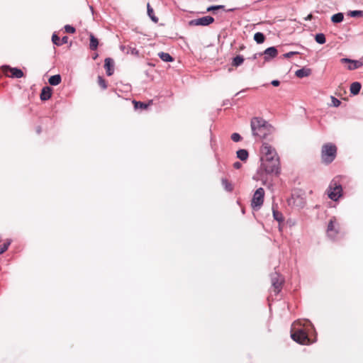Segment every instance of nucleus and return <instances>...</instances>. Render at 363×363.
I'll use <instances>...</instances> for the list:
<instances>
[{
	"label": "nucleus",
	"instance_id": "nucleus-1",
	"mask_svg": "<svg viewBox=\"0 0 363 363\" xmlns=\"http://www.w3.org/2000/svg\"><path fill=\"white\" fill-rule=\"evenodd\" d=\"M308 325L313 328V324L308 320L295 321L293 324L294 331L291 332V337L293 340L301 345L308 344L310 340L308 333L303 328Z\"/></svg>",
	"mask_w": 363,
	"mask_h": 363
},
{
	"label": "nucleus",
	"instance_id": "nucleus-2",
	"mask_svg": "<svg viewBox=\"0 0 363 363\" xmlns=\"http://www.w3.org/2000/svg\"><path fill=\"white\" fill-rule=\"evenodd\" d=\"M250 126L253 136L259 138H265L273 131V127L259 117L252 118Z\"/></svg>",
	"mask_w": 363,
	"mask_h": 363
},
{
	"label": "nucleus",
	"instance_id": "nucleus-3",
	"mask_svg": "<svg viewBox=\"0 0 363 363\" xmlns=\"http://www.w3.org/2000/svg\"><path fill=\"white\" fill-rule=\"evenodd\" d=\"M260 174L262 175V172H264L267 174H274L278 175L280 173V162L279 158L276 159H260Z\"/></svg>",
	"mask_w": 363,
	"mask_h": 363
},
{
	"label": "nucleus",
	"instance_id": "nucleus-4",
	"mask_svg": "<svg viewBox=\"0 0 363 363\" xmlns=\"http://www.w3.org/2000/svg\"><path fill=\"white\" fill-rule=\"evenodd\" d=\"M340 179V177H335L327 189L328 197L334 201H337L342 195V187Z\"/></svg>",
	"mask_w": 363,
	"mask_h": 363
},
{
	"label": "nucleus",
	"instance_id": "nucleus-5",
	"mask_svg": "<svg viewBox=\"0 0 363 363\" xmlns=\"http://www.w3.org/2000/svg\"><path fill=\"white\" fill-rule=\"evenodd\" d=\"M337 154V147L332 143H326L323 145L321 157L323 162L330 164L334 161Z\"/></svg>",
	"mask_w": 363,
	"mask_h": 363
},
{
	"label": "nucleus",
	"instance_id": "nucleus-6",
	"mask_svg": "<svg viewBox=\"0 0 363 363\" xmlns=\"http://www.w3.org/2000/svg\"><path fill=\"white\" fill-rule=\"evenodd\" d=\"M264 191L263 188L257 189L252 197L251 206L253 209L258 210L264 202Z\"/></svg>",
	"mask_w": 363,
	"mask_h": 363
},
{
	"label": "nucleus",
	"instance_id": "nucleus-7",
	"mask_svg": "<svg viewBox=\"0 0 363 363\" xmlns=\"http://www.w3.org/2000/svg\"><path fill=\"white\" fill-rule=\"evenodd\" d=\"M261 153L262 157L261 159H276L279 157L276 150L268 143H263L261 147Z\"/></svg>",
	"mask_w": 363,
	"mask_h": 363
},
{
	"label": "nucleus",
	"instance_id": "nucleus-8",
	"mask_svg": "<svg viewBox=\"0 0 363 363\" xmlns=\"http://www.w3.org/2000/svg\"><path fill=\"white\" fill-rule=\"evenodd\" d=\"M214 22V18L211 16H205L199 18L192 19L188 22L189 26H207Z\"/></svg>",
	"mask_w": 363,
	"mask_h": 363
},
{
	"label": "nucleus",
	"instance_id": "nucleus-9",
	"mask_svg": "<svg viewBox=\"0 0 363 363\" xmlns=\"http://www.w3.org/2000/svg\"><path fill=\"white\" fill-rule=\"evenodd\" d=\"M339 233V224L335 217H333L328 225L327 235L331 240H335Z\"/></svg>",
	"mask_w": 363,
	"mask_h": 363
},
{
	"label": "nucleus",
	"instance_id": "nucleus-10",
	"mask_svg": "<svg viewBox=\"0 0 363 363\" xmlns=\"http://www.w3.org/2000/svg\"><path fill=\"white\" fill-rule=\"evenodd\" d=\"M271 281L274 293L276 294H279L281 289L284 279L279 273L274 272L271 274Z\"/></svg>",
	"mask_w": 363,
	"mask_h": 363
},
{
	"label": "nucleus",
	"instance_id": "nucleus-11",
	"mask_svg": "<svg viewBox=\"0 0 363 363\" xmlns=\"http://www.w3.org/2000/svg\"><path fill=\"white\" fill-rule=\"evenodd\" d=\"M340 62L343 64L348 63L347 69L349 70H354L363 65V62L360 60H351L349 58H342Z\"/></svg>",
	"mask_w": 363,
	"mask_h": 363
},
{
	"label": "nucleus",
	"instance_id": "nucleus-12",
	"mask_svg": "<svg viewBox=\"0 0 363 363\" xmlns=\"http://www.w3.org/2000/svg\"><path fill=\"white\" fill-rule=\"evenodd\" d=\"M3 70L6 72L9 71L11 72L10 77L12 78H21L23 77V72L21 69L16 67H11L8 65H4L2 67Z\"/></svg>",
	"mask_w": 363,
	"mask_h": 363
},
{
	"label": "nucleus",
	"instance_id": "nucleus-13",
	"mask_svg": "<svg viewBox=\"0 0 363 363\" xmlns=\"http://www.w3.org/2000/svg\"><path fill=\"white\" fill-rule=\"evenodd\" d=\"M288 204L291 206H296L298 208H302L304 206V201L303 198L299 196L292 195L287 200Z\"/></svg>",
	"mask_w": 363,
	"mask_h": 363
},
{
	"label": "nucleus",
	"instance_id": "nucleus-14",
	"mask_svg": "<svg viewBox=\"0 0 363 363\" xmlns=\"http://www.w3.org/2000/svg\"><path fill=\"white\" fill-rule=\"evenodd\" d=\"M278 54L277 50L275 47H269L267 48L262 55H264L265 60H269L272 58L275 57Z\"/></svg>",
	"mask_w": 363,
	"mask_h": 363
},
{
	"label": "nucleus",
	"instance_id": "nucleus-15",
	"mask_svg": "<svg viewBox=\"0 0 363 363\" xmlns=\"http://www.w3.org/2000/svg\"><path fill=\"white\" fill-rule=\"evenodd\" d=\"M120 49L122 52H123L125 54H131L135 56L139 55V51L134 47H132L130 45H121L120 46Z\"/></svg>",
	"mask_w": 363,
	"mask_h": 363
},
{
	"label": "nucleus",
	"instance_id": "nucleus-16",
	"mask_svg": "<svg viewBox=\"0 0 363 363\" xmlns=\"http://www.w3.org/2000/svg\"><path fill=\"white\" fill-rule=\"evenodd\" d=\"M104 67L106 69L108 76H111L113 73L114 62L111 58H106Z\"/></svg>",
	"mask_w": 363,
	"mask_h": 363
},
{
	"label": "nucleus",
	"instance_id": "nucleus-17",
	"mask_svg": "<svg viewBox=\"0 0 363 363\" xmlns=\"http://www.w3.org/2000/svg\"><path fill=\"white\" fill-rule=\"evenodd\" d=\"M52 96V89L50 86H45L42 89L40 93V99L42 101H47L50 99Z\"/></svg>",
	"mask_w": 363,
	"mask_h": 363
},
{
	"label": "nucleus",
	"instance_id": "nucleus-18",
	"mask_svg": "<svg viewBox=\"0 0 363 363\" xmlns=\"http://www.w3.org/2000/svg\"><path fill=\"white\" fill-rule=\"evenodd\" d=\"M52 41L53 44L56 45L57 46H60L67 43L68 37L64 36L62 38V39H60L57 34L54 33L52 36Z\"/></svg>",
	"mask_w": 363,
	"mask_h": 363
},
{
	"label": "nucleus",
	"instance_id": "nucleus-19",
	"mask_svg": "<svg viewBox=\"0 0 363 363\" xmlns=\"http://www.w3.org/2000/svg\"><path fill=\"white\" fill-rule=\"evenodd\" d=\"M311 74V69L307 67H303L295 72V75L298 78L308 77Z\"/></svg>",
	"mask_w": 363,
	"mask_h": 363
},
{
	"label": "nucleus",
	"instance_id": "nucleus-20",
	"mask_svg": "<svg viewBox=\"0 0 363 363\" xmlns=\"http://www.w3.org/2000/svg\"><path fill=\"white\" fill-rule=\"evenodd\" d=\"M361 87H362V85L358 82H354L352 83L350 85V93L353 95L358 94L360 91Z\"/></svg>",
	"mask_w": 363,
	"mask_h": 363
},
{
	"label": "nucleus",
	"instance_id": "nucleus-21",
	"mask_svg": "<svg viewBox=\"0 0 363 363\" xmlns=\"http://www.w3.org/2000/svg\"><path fill=\"white\" fill-rule=\"evenodd\" d=\"M236 154L237 157L239 158L241 161H246L249 157V153L245 149L238 150Z\"/></svg>",
	"mask_w": 363,
	"mask_h": 363
},
{
	"label": "nucleus",
	"instance_id": "nucleus-22",
	"mask_svg": "<svg viewBox=\"0 0 363 363\" xmlns=\"http://www.w3.org/2000/svg\"><path fill=\"white\" fill-rule=\"evenodd\" d=\"M89 38H90V43H89L90 50H96L98 48V45H99L98 39L96 38H95V36L92 33L89 34Z\"/></svg>",
	"mask_w": 363,
	"mask_h": 363
},
{
	"label": "nucleus",
	"instance_id": "nucleus-23",
	"mask_svg": "<svg viewBox=\"0 0 363 363\" xmlns=\"http://www.w3.org/2000/svg\"><path fill=\"white\" fill-rule=\"evenodd\" d=\"M62 81L61 76L60 74H55L53 76H51L49 79L48 82L52 86H57Z\"/></svg>",
	"mask_w": 363,
	"mask_h": 363
},
{
	"label": "nucleus",
	"instance_id": "nucleus-24",
	"mask_svg": "<svg viewBox=\"0 0 363 363\" xmlns=\"http://www.w3.org/2000/svg\"><path fill=\"white\" fill-rule=\"evenodd\" d=\"M147 15L155 23H157L159 21L158 18L155 15L153 9L150 6V4H147Z\"/></svg>",
	"mask_w": 363,
	"mask_h": 363
},
{
	"label": "nucleus",
	"instance_id": "nucleus-25",
	"mask_svg": "<svg viewBox=\"0 0 363 363\" xmlns=\"http://www.w3.org/2000/svg\"><path fill=\"white\" fill-rule=\"evenodd\" d=\"M160 58L164 62H172L174 58L167 52H160L158 53Z\"/></svg>",
	"mask_w": 363,
	"mask_h": 363
},
{
	"label": "nucleus",
	"instance_id": "nucleus-26",
	"mask_svg": "<svg viewBox=\"0 0 363 363\" xmlns=\"http://www.w3.org/2000/svg\"><path fill=\"white\" fill-rule=\"evenodd\" d=\"M344 19V15L342 13H337L332 16L331 21L334 23H341Z\"/></svg>",
	"mask_w": 363,
	"mask_h": 363
},
{
	"label": "nucleus",
	"instance_id": "nucleus-27",
	"mask_svg": "<svg viewBox=\"0 0 363 363\" xmlns=\"http://www.w3.org/2000/svg\"><path fill=\"white\" fill-rule=\"evenodd\" d=\"M244 60L245 59L242 55H237L233 59L232 65L236 67H239L243 63Z\"/></svg>",
	"mask_w": 363,
	"mask_h": 363
},
{
	"label": "nucleus",
	"instance_id": "nucleus-28",
	"mask_svg": "<svg viewBox=\"0 0 363 363\" xmlns=\"http://www.w3.org/2000/svg\"><path fill=\"white\" fill-rule=\"evenodd\" d=\"M273 217L277 220L279 223L284 221V217L281 212L274 209V207H272Z\"/></svg>",
	"mask_w": 363,
	"mask_h": 363
},
{
	"label": "nucleus",
	"instance_id": "nucleus-29",
	"mask_svg": "<svg viewBox=\"0 0 363 363\" xmlns=\"http://www.w3.org/2000/svg\"><path fill=\"white\" fill-rule=\"evenodd\" d=\"M254 40L257 43L261 44L264 42L265 36L262 33L257 32L254 35Z\"/></svg>",
	"mask_w": 363,
	"mask_h": 363
},
{
	"label": "nucleus",
	"instance_id": "nucleus-30",
	"mask_svg": "<svg viewBox=\"0 0 363 363\" xmlns=\"http://www.w3.org/2000/svg\"><path fill=\"white\" fill-rule=\"evenodd\" d=\"M221 183L223 186V188L228 192H230L233 191V185L230 182L228 181V179L223 178L221 179Z\"/></svg>",
	"mask_w": 363,
	"mask_h": 363
},
{
	"label": "nucleus",
	"instance_id": "nucleus-31",
	"mask_svg": "<svg viewBox=\"0 0 363 363\" xmlns=\"http://www.w3.org/2000/svg\"><path fill=\"white\" fill-rule=\"evenodd\" d=\"M315 40L318 44H324L326 41L325 36L323 33H318L315 36Z\"/></svg>",
	"mask_w": 363,
	"mask_h": 363
},
{
	"label": "nucleus",
	"instance_id": "nucleus-32",
	"mask_svg": "<svg viewBox=\"0 0 363 363\" xmlns=\"http://www.w3.org/2000/svg\"><path fill=\"white\" fill-rule=\"evenodd\" d=\"M134 103V107L135 109L140 108V109H146L148 106V104L140 102V101H133Z\"/></svg>",
	"mask_w": 363,
	"mask_h": 363
},
{
	"label": "nucleus",
	"instance_id": "nucleus-33",
	"mask_svg": "<svg viewBox=\"0 0 363 363\" xmlns=\"http://www.w3.org/2000/svg\"><path fill=\"white\" fill-rule=\"evenodd\" d=\"M224 8H225V6H223V5L211 6L207 8L206 11L207 12L214 11H216L218 9H223Z\"/></svg>",
	"mask_w": 363,
	"mask_h": 363
},
{
	"label": "nucleus",
	"instance_id": "nucleus-34",
	"mask_svg": "<svg viewBox=\"0 0 363 363\" xmlns=\"http://www.w3.org/2000/svg\"><path fill=\"white\" fill-rule=\"evenodd\" d=\"M348 15L351 17H358V16H363V11H351L348 13Z\"/></svg>",
	"mask_w": 363,
	"mask_h": 363
},
{
	"label": "nucleus",
	"instance_id": "nucleus-35",
	"mask_svg": "<svg viewBox=\"0 0 363 363\" xmlns=\"http://www.w3.org/2000/svg\"><path fill=\"white\" fill-rule=\"evenodd\" d=\"M98 84L103 89H106L107 88V84L104 79L102 77H98Z\"/></svg>",
	"mask_w": 363,
	"mask_h": 363
},
{
	"label": "nucleus",
	"instance_id": "nucleus-36",
	"mask_svg": "<svg viewBox=\"0 0 363 363\" xmlns=\"http://www.w3.org/2000/svg\"><path fill=\"white\" fill-rule=\"evenodd\" d=\"M10 244H11V242L8 241V242L4 243L3 245H0V255L3 254L8 250Z\"/></svg>",
	"mask_w": 363,
	"mask_h": 363
},
{
	"label": "nucleus",
	"instance_id": "nucleus-37",
	"mask_svg": "<svg viewBox=\"0 0 363 363\" xmlns=\"http://www.w3.org/2000/svg\"><path fill=\"white\" fill-rule=\"evenodd\" d=\"M231 139L234 142H239L242 139V138L239 133H234L231 135Z\"/></svg>",
	"mask_w": 363,
	"mask_h": 363
},
{
	"label": "nucleus",
	"instance_id": "nucleus-38",
	"mask_svg": "<svg viewBox=\"0 0 363 363\" xmlns=\"http://www.w3.org/2000/svg\"><path fill=\"white\" fill-rule=\"evenodd\" d=\"M65 30L68 33H74L75 32V28L70 25H66L65 26Z\"/></svg>",
	"mask_w": 363,
	"mask_h": 363
},
{
	"label": "nucleus",
	"instance_id": "nucleus-39",
	"mask_svg": "<svg viewBox=\"0 0 363 363\" xmlns=\"http://www.w3.org/2000/svg\"><path fill=\"white\" fill-rule=\"evenodd\" d=\"M331 99L333 106L338 107L340 105V101L336 99L335 97L331 96Z\"/></svg>",
	"mask_w": 363,
	"mask_h": 363
},
{
	"label": "nucleus",
	"instance_id": "nucleus-40",
	"mask_svg": "<svg viewBox=\"0 0 363 363\" xmlns=\"http://www.w3.org/2000/svg\"><path fill=\"white\" fill-rule=\"evenodd\" d=\"M296 54H298V52H286L284 55V57L285 58H289L291 57V56L294 55H296Z\"/></svg>",
	"mask_w": 363,
	"mask_h": 363
},
{
	"label": "nucleus",
	"instance_id": "nucleus-41",
	"mask_svg": "<svg viewBox=\"0 0 363 363\" xmlns=\"http://www.w3.org/2000/svg\"><path fill=\"white\" fill-rule=\"evenodd\" d=\"M233 167L236 169H239L242 167V164L240 162H235L233 164Z\"/></svg>",
	"mask_w": 363,
	"mask_h": 363
},
{
	"label": "nucleus",
	"instance_id": "nucleus-42",
	"mask_svg": "<svg viewBox=\"0 0 363 363\" xmlns=\"http://www.w3.org/2000/svg\"><path fill=\"white\" fill-rule=\"evenodd\" d=\"M271 84L274 86H278L280 84V82L277 79L272 80Z\"/></svg>",
	"mask_w": 363,
	"mask_h": 363
},
{
	"label": "nucleus",
	"instance_id": "nucleus-43",
	"mask_svg": "<svg viewBox=\"0 0 363 363\" xmlns=\"http://www.w3.org/2000/svg\"><path fill=\"white\" fill-rule=\"evenodd\" d=\"M247 89H242V90L240 91H238V93H236V94H235V96H238L240 94H241V93H243V92L246 91V90H247Z\"/></svg>",
	"mask_w": 363,
	"mask_h": 363
},
{
	"label": "nucleus",
	"instance_id": "nucleus-44",
	"mask_svg": "<svg viewBox=\"0 0 363 363\" xmlns=\"http://www.w3.org/2000/svg\"><path fill=\"white\" fill-rule=\"evenodd\" d=\"M36 132L38 134H40L41 133V128L40 126L37 127Z\"/></svg>",
	"mask_w": 363,
	"mask_h": 363
},
{
	"label": "nucleus",
	"instance_id": "nucleus-45",
	"mask_svg": "<svg viewBox=\"0 0 363 363\" xmlns=\"http://www.w3.org/2000/svg\"><path fill=\"white\" fill-rule=\"evenodd\" d=\"M257 55H262V53H256L253 56V59L255 60L257 57Z\"/></svg>",
	"mask_w": 363,
	"mask_h": 363
},
{
	"label": "nucleus",
	"instance_id": "nucleus-46",
	"mask_svg": "<svg viewBox=\"0 0 363 363\" xmlns=\"http://www.w3.org/2000/svg\"><path fill=\"white\" fill-rule=\"evenodd\" d=\"M263 184H264V185H267V181H265V180H264V181H263Z\"/></svg>",
	"mask_w": 363,
	"mask_h": 363
},
{
	"label": "nucleus",
	"instance_id": "nucleus-47",
	"mask_svg": "<svg viewBox=\"0 0 363 363\" xmlns=\"http://www.w3.org/2000/svg\"><path fill=\"white\" fill-rule=\"evenodd\" d=\"M234 9H228V11H233Z\"/></svg>",
	"mask_w": 363,
	"mask_h": 363
}]
</instances>
